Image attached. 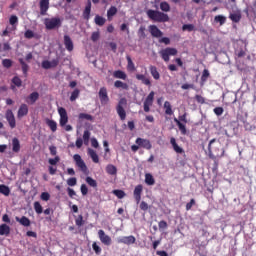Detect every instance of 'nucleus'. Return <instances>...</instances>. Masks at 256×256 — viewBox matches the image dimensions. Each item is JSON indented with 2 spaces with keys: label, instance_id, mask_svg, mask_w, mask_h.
<instances>
[{
  "label": "nucleus",
  "instance_id": "obj_1",
  "mask_svg": "<svg viewBox=\"0 0 256 256\" xmlns=\"http://www.w3.org/2000/svg\"><path fill=\"white\" fill-rule=\"evenodd\" d=\"M147 17L157 23L169 22L170 18L165 12H160L159 10H148L146 12Z\"/></svg>",
  "mask_w": 256,
  "mask_h": 256
},
{
  "label": "nucleus",
  "instance_id": "obj_2",
  "mask_svg": "<svg viewBox=\"0 0 256 256\" xmlns=\"http://www.w3.org/2000/svg\"><path fill=\"white\" fill-rule=\"evenodd\" d=\"M44 26L46 30H56L62 26V20L58 17L44 18Z\"/></svg>",
  "mask_w": 256,
  "mask_h": 256
},
{
  "label": "nucleus",
  "instance_id": "obj_3",
  "mask_svg": "<svg viewBox=\"0 0 256 256\" xmlns=\"http://www.w3.org/2000/svg\"><path fill=\"white\" fill-rule=\"evenodd\" d=\"M174 122L176 123L180 133L182 135H186L187 134V129H186V125L188 123L187 120V113H184L183 115L179 116L178 119L174 118Z\"/></svg>",
  "mask_w": 256,
  "mask_h": 256
},
{
  "label": "nucleus",
  "instance_id": "obj_4",
  "mask_svg": "<svg viewBox=\"0 0 256 256\" xmlns=\"http://www.w3.org/2000/svg\"><path fill=\"white\" fill-rule=\"evenodd\" d=\"M126 106H127V99L126 98H121L118 101V104L116 106V112H117V115L119 116L121 121L126 120L127 114H126V111L124 109V107H126Z\"/></svg>",
  "mask_w": 256,
  "mask_h": 256
},
{
  "label": "nucleus",
  "instance_id": "obj_5",
  "mask_svg": "<svg viewBox=\"0 0 256 256\" xmlns=\"http://www.w3.org/2000/svg\"><path fill=\"white\" fill-rule=\"evenodd\" d=\"M178 50L175 48H165L159 52L160 57L164 62H169L171 56H176Z\"/></svg>",
  "mask_w": 256,
  "mask_h": 256
},
{
  "label": "nucleus",
  "instance_id": "obj_6",
  "mask_svg": "<svg viewBox=\"0 0 256 256\" xmlns=\"http://www.w3.org/2000/svg\"><path fill=\"white\" fill-rule=\"evenodd\" d=\"M98 98H99L100 104H101L102 106H105V105H108V104H109L110 98H109V96H108L107 88L101 87V88L99 89Z\"/></svg>",
  "mask_w": 256,
  "mask_h": 256
},
{
  "label": "nucleus",
  "instance_id": "obj_7",
  "mask_svg": "<svg viewBox=\"0 0 256 256\" xmlns=\"http://www.w3.org/2000/svg\"><path fill=\"white\" fill-rule=\"evenodd\" d=\"M154 98H155V92L151 91L146 97V99L144 100V103H143L144 112L146 113L150 112V107L153 106Z\"/></svg>",
  "mask_w": 256,
  "mask_h": 256
},
{
  "label": "nucleus",
  "instance_id": "obj_8",
  "mask_svg": "<svg viewBox=\"0 0 256 256\" xmlns=\"http://www.w3.org/2000/svg\"><path fill=\"white\" fill-rule=\"evenodd\" d=\"M57 111H58V114L60 116L59 125L61 127H65L67 125L68 121H69L67 111L63 107L58 108Z\"/></svg>",
  "mask_w": 256,
  "mask_h": 256
},
{
  "label": "nucleus",
  "instance_id": "obj_9",
  "mask_svg": "<svg viewBox=\"0 0 256 256\" xmlns=\"http://www.w3.org/2000/svg\"><path fill=\"white\" fill-rule=\"evenodd\" d=\"M100 242L105 246H110L112 244V238L105 233L104 230H98L97 232Z\"/></svg>",
  "mask_w": 256,
  "mask_h": 256
},
{
  "label": "nucleus",
  "instance_id": "obj_10",
  "mask_svg": "<svg viewBox=\"0 0 256 256\" xmlns=\"http://www.w3.org/2000/svg\"><path fill=\"white\" fill-rule=\"evenodd\" d=\"M73 160L80 171L86 172L88 170L87 165L79 154L73 155Z\"/></svg>",
  "mask_w": 256,
  "mask_h": 256
},
{
  "label": "nucleus",
  "instance_id": "obj_11",
  "mask_svg": "<svg viewBox=\"0 0 256 256\" xmlns=\"http://www.w3.org/2000/svg\"><path fill=\"white\" fill-rule=\"evenodd\" d=\"M135 144H137L138 146H140V147H142L143 149H146V150H151L152 149L151 141L148 140V139L137 138L135 140Z\"/></svg>",
  "mask_w": 256,
  "mask_h": 256
},
{
  "label": "nucleus",
  "instance_id": "obj_12",
  "mask_svg": "<svg viewBox=\"0 0 256 256\" xmlns=\"http://www.w3.org/2000/svg\"><path fill=\"white\" fill-rule=\"evenodd\" d=\"M117 243L119 244H125V245H133L136 243V238L133 235L130 236H124L117 239Z\"/></svg>",
  "mask_w": 256,
  "mask_h": 256
},
{
  "label": "nucleus",
  "instance_id": "obj_13",
  "mask_svg": "<svg viewBox=\"0 0 256 256\" xmlns=\"http://www.w3.org/2000/svg\"><path fill=\"white\" fill-rule=\"evenodd\" d=\"M142 193H143V185L135 186L134 191H133V197L137 204H139L141 202Z\"/></svg>",
  "mask_w": 256,
  "mask_h": 256
},
{
  "label": "nucleus",
  "instance_id": "obj_14",
  "mask_svg": "<svg viewBox=\"0 0 256 256\" xmlns=\"http://www.w3.org/2000/svg\"><path fill=\"white\" fill-rule=\"evenodd\" d=\"M6 121H8V125H10V128H16V119L12 110L6 111Z\"/></svg>",
  "mask_w": 256,
  "mask_h": 256
},
{
  "label": "nucleus",
  "instance_id": "obj_15",
  "mask_svg": "<svg viewBox=\"0 0 256 256\" xmlns=\"http://www.w3.org/2000/svg\"><path fill=\"white\" fill-rule=\"evenodd\" d=\"M91 9H92V2L91 0H87L85 8L82 12L83 19H85L86 21L90 19Z\"/></svg>",
  "mask_w": 256,
  "mask_h": 256
},
{
  "label": "nucleus",
  "instance_id": "obj_16",
  "mask_svg": "<svg viewBox=\"0 0 256 256\" xmlns=\"http://www.w3.org/2000/svg\"><path fill=\"white\" fill-rule=\"evenodd\" d=\"M50 8L49 0H40V15L45 16Z\"/></svg>",
  "mask_w": 256,
  "mask_h": 256
},
{
  "label": "nucleus",
  "instance_id": "obj_17",
  "mask_svg": "<svg viewBox=\"0 0 256 256\" xmlns=\"http://www.w3.org/2000/svg\"><path fill=\"white\" fill-rule=\"evenodd\" d=\"M149 33L154 38H161L163 36V32L155 25L149 26Z\"/></svg>",
  "mask_w": 256,
  "mask_h": 256
},
{
  "label": "nucleus",
  "instance_id": "obj_18",
  "mask_svg": "<svg viewBox=\"0 0 256 256\" xmlns=\"http://www.w3.org/2000/svg\"><path fill=\"white\" fill-rule=\"evenodd\" d=\"M63 43H64L65 49L67 51L72 52L74 50L73 41H72V39L68 35H65L63 37Z\"/></svg>",
  "mask_w": 256,
  "mask_h": 256
},
{
  "label": "nucleus",
  "instance_id": "obj_19",
  "mask_svg": "<svg viewBox=\"0 0 256 256\" xmlns=\"http://www.w3.org/2000/svg\"><path fill=\"white\" fill-rule=\"evenodd\" d=\"M29 113V107L26 104L20 105V108L18 109V119H22L23 117L27 116Z\"/></svg>",
  "mask_w": 256,
  "mask_h": 256
},
{
  "label": "nucleus",
  "instance_id": "obj_20",
  "mask_svg": "<svg viewBox=\"0 0 256 256\" xmlns=\"http://www.w3.org/2000/svg\"><path fill=\"white\" fill-rule=\"evenodd\" d=\"M229 19L233 23H239L242 19V14H241L240 10H237V12H233V13L229 14Z\"/></svg>",
  "mask_w": 256,
  "mask_h": 256
},
{
  "label": "nucleus",
  "instance_id": "obj_21",
  "mask_svg": "<svg viewBox=\"0 0 256 256\" xmlns=\"http://www.w3.org/2000/svg\"><path fill=\"white\" fill-rule=\"evenodd\" d=\"M170 144H171L173 150H174L177 154H182V153L185 152L183 148L179 147V145L177 144L175 138L172 137V138L170 139Z\"/></svg>",
  "mask_w": 256,
  "mask_h": 256
},
{
  "label": "nucleus",
  "instance_id": "obj_22",
  "mask_svg": "<svg viewBox=\"0 0 256 256\" xmlns=\"http://www.w3.org/2000/svg\"><path fill=\"white\" fill-rule=\"evenodd\" d=\"M135 77H136L137 80L141 81V83H142L143 85H146V86H148V87H151V86H152L151 80L148 79V78H146L145 75L137 74Z\"/></svg>",
  "mask_w": 256,
  "mask_h": 256
},
{
  "label": "nucleus",
  "instance_id": "obj_23",
  "mask_svg": "<svg viewBox=\"0 0 256 256\" xmlns=\"http://www.w3.org/2000/svg\"><path fill=\"white\" fill-rule=\"evenodd\" d=\"M149 72L154 80H160L161 76L157 67L153 65L149 66Z\"/></svg>",
  "mask_w": 256,
  "mask_h": 256
},
{
  "label": "nucleus",
  "instance_id": "obj_24",
  "mask_svg": "<svg viewBox=\"0 0 256 256\" xmlns=\"http://www.w3.org/2000/svg\"><path fill=\"white\" fill-rule=\"evenodd\" d=\"M38 99H39V93L34 92V93L30 94V96H28V98H26V103L33 105L37 102Z\"/></svg>",
  "mask_w": 256,
  "mask_h": 256
},
{
  "label": "nucleus",
  "instance_id": "obj_25",
  "mask_svg": "<svg viewBox=\"0 0 256 256\" xmlns=\"http://www.w3.org/2000/svg\"><path fill=\"white\" fill-rule=\"evenodd\" d=\"M11 233V228L7 224L0 225V236H9Z\"/></svg>",
  "mask_w": 256,
  "mask_h": 256
},
{
  "label": "nucleus",
  "instance_id": "obj_26",
  "mask_svg": "<svg viewBox=\"0 0 256 256\" xmlns=\"http://www.w3.org/2000/svg\"><path fill=\"white\" fill-rule=\"evenodd\" d=\"M16 222L20 223V225L24 227H29L31 225V221L26 216H22V218L16 217Z\"/></svg>",
  "mask_w": 256,
  "mask_h": 256
},
{
  "label": "nucleus",
  "instance_id": "obj_27",
  "mask_svg": "<svg viewBox=\"0 0 256 256\" xmlns=\"http://www.w3.org/2000/svg\"><path fill=\"white\" fill-rule=\"evenodd\" d=\"M163 108L165 110L166 115L172 116L174 114V111L172 109V105L169 101L164 102Z\"/></svg>",
  "mask_w": 256,
  "mask_h": 256
},
{
  "label": "nucleus",
  "instance_id": "obj_28",
  "mask_svg": "<svg viewBox=\"0 0 256 256\" xmlns=\"http://www.w3.org/2000/svg\"><path fill=\"white\" fill-rule=\"evenodd\" d=\"M21 150V144L18 138L12 139V151L18 153Z\"/></svg>",
  "mask_w": 256,
  "mask_h": 256
},
{
  "label": "nucleus",
  "instance_id": "obj_29",
  "mask_svg": "<svg viewBox=\"0 0 256 256\" xmlns=\"http://www.w3.org/2000/svg\"><path fill=\"white\" fill-rule=\"evenodd\" d=\"M126 61H127V71L129 72H134L136 71V67L134 62L132 61V58L130 56H126Z\"/></svg>",
  "mask_w": 256,
  "mask_h": 256
},
{
  "label": "nucleus",
  "instance_id": "obj_30",
  "mask_svg": "<svg viewBox=\"0 0 256 256\" xmlns=\"http://www.w3.org/2000/svg\"><path fill=\"white\" fill-rule=\"evenodd\" d=\"M45 124L49 127L52 132L57 131V122L50 119H45Z\"/></svg>",
  "mask_w": 256,
  "mask_h": 256
},
{
  "label": "nucleus",
  "instance_id": "obj_31",
  "mask_svg": "<svg viewBox=\"0 0 256 256\" xmlns=\"http://www.w3.org/2000/svg\"><path fill=\"white\" fill-rule=\"evenodd\" d=\"M118 13V8L116 6H110L107 10V19L110 21Z\"/></svg>",
  "mask_w": 256,
  "mask_h": 256
},
{
  "label": "nucleus",
  "instance_id": "obj_32",
  "mask_svg": "<svg viewBox=\"0 0 256 256\" xmlns=\"http://www.w3.org/2000/svg\"><path fill=\"white\" fill-rule=\"evenodd\" d=\"M113 77L115 79L127 80V74L123 71L117 70L113 72Z\"/></svg>",
  "mask_w": 256,
  "mask_h": 256
},
{
  "label": "nucleus",
  "instance_id": "obj_33",
  "mask_svg": "<svg viewBox=\"0 0 256 256\" xmlns=\"http://www.w3.org/2000/svg\"><path fill=\"white\" fill-rule=\"evenodd\" d=\"M88 155L94 163H99V156L93 149H88Z\"/></svg>",
  "mask_w": 256,
  "mask_h": 256
},
{
  "label": "nucleus",
  "instance_id": "obj_34",
  "mask_svg": "<svg viewBox=\"0 0 256 256\" xmlns=\"http://www.w3.org/2000/svg\"><path fill=\"white\" fill-rule=\"evenodd\" d=\"M94 23H95L96 25H98L99 27H102V26L105 25L106 19L103 18V16L97 15V16H95V18H94Z\"/></svg>",
  "mask_w": 256,
  "mask_h": 256
},
{
  "label": "nucleus",
  "instance_id": "obj_35",
  "mask_svg": "<svg viewBox=\"0 0 256 256\" xmlns=\"http://www.w3.org/2000/svg\"><path fill=\"white\" fill-rule=\"evenodd\" d=\"M105 170H106V173L109 175L117 174V167L112 164L107 165Z\"/></svg>",
  "mask_w": 256,
  "mask_h": 256
},
{
  "label": "nucleus",
  "instance_id": "obj_36",
  "mask_svg": "<svg viewBox=\"0 0 256 256\" xmlns=\"http://www.w3.org/2000/svg\"><path fill=\"white\" fill-rule=\"evenodd\" d=\"M159 7L162 12L168 13L171 11V6L168 2H160Z\"/></svg>",
  "mask_w": 256,
  "mask_h": 256
},
{
  "label": "nucleus",
  "instance_id": "obj_37",
  "mask_svg": "<svg viewBox=\"0 0 256 256\" xmlns=\"http://www.w3.org/2000/svg\"><path fill=\"white\" fill-rule=\"evenodd\" d=\"M216 142V139H212L210 140L209 144H208V154H209V158L215 160L216 156L213 154L212 151V145Z\"/></svg>",
  "mask_w": 256,
  "mask_h": 256
},
{
  "label": "nucleus",
  "instance_id": "obj_38",
  "mask_svg": "<svg viewBox=\"0 0 256 256\" xmlns=\"http://www.w3.org/2000/svg\"><path fill=\"white\" fill-rule=\"evenodd\" d=\"M0 194L4 196H9L11 194V190L8 186L2 184L0 185Z\"/></svg>",
  "mask_w": 256,
  "mask_h": 256
},
{
  "label": "nucleus",
  "instance_id": "obj_39",
  "mask_svg": "<svg viewBox=\"0 0 256 256\" xmlns=\"http://www.w3.org/2000/svg\"><path fill=\"white\" fill-rule=\"evenodd\" d=\"M114 87L117 88V89H123V90H128L129 89V86L128 84L122 82V81H115L114 82Z\"/></svg>",
  "mask_w": 256,
  "mask_h": 256
},
{
  "label": "nucleus",
  "instance_id": "obj_40",
  "mask_svg": "<svg viewBox=\"0 0 256 256\" xmlns=\"http://www.w3.org/2000/svg\"><path fill=\"white\" fill-rule=\"evenodd\" d=\"M145 183L149 186L155 184V179L152 174H145Z\"/></svg>",
  "mask_w": 256,
  "mask_h": 256
},
{
  "label": "nucleus",
  "instance_id": "obj_41",
  "mask_svg": "<svg viewBox=\"0 0 256 256\" xmlns=\"http://www.w3.org/2000/svg\"><path fill=\"white\" fill-rule=\"evenodd\" d=\"M79 96H80V90L79 89H75V90L72 91V93H71V95L69 97V100L71 102H74V101H76L79 98Z\"/></svg>",
  "mask_w": 256,
  "mask_h": 256
},
{
  "label": "nucleus",
  "instance_id": "obj_42",
  "mask_svg": "<svg viewBox=\"0 0 256 256\" xmlns=\"http://www.w3.org/2000/svg\"><path fill=\"white\" fill-rule=\"evenodd\" d=\"M227 21L226 16L218 15L214 17V22L219 23L220 26L224 25Z\"/></svg>",
  "mask_w": 256,
  "mask_h": 256
},
{
  "label": "nucleus",
  "instance_id": "obj_43",
  "mask_svg": "<svg viewBox=\"0 0 256 256\" xmlns=\"http://www.w3.org/2000/svg\"><path fill=\"white\" fill-rule=\"evenodd\" d=\"M90 137H91V133H90L89 130H86V131L83 132L82 140H83L85 145L89 144Z\"/></svg>",
  "mask_w": 256,
  "mask_h": 256
},
{
  "label": "nucleus",
  "instance_id": "obj_44",
  "mask_svg": "<svg viewBox=\"0 0 256 256\" xmlns=\"http://www.w3.org/2000/svg\"><path fill=\"white\" fill-rule=\"evenodd\" d=\"M85 181H86V183H87L90 187H93V188H97V187H98L97 181L94 180V179L91 178V177H86Z\"/></svg>",
  "mask_w": 256,
  "mask_h": 256
},
{
  "label": "nucleus",
  "instance_id": "obj_45",
  "mask_svg": "<svg viewBox=\"0 0 256 256\" xmlns=\"http://www.w3.org/2000/svg\"><path fill=\"white\" fill-rule=\"evenodd\" d=\"M19 62H20V65H22V73H24V76H27L29 66L24 62L23 59H20Z\"/></svg>",
  "mask_w": 256,
  "mask_h": 256
},
{
  "label": "nucleus",
  "instance_id": "obj_46",
  "mask_svg": "<svg viewBox=\"0 0 256 256\" xmlns=\"http://www.w3.org/2000/svg\"><path fill=\"white\" fill-rule=\"evenodd\" d=\"M92 249L96 255H100L102 253V248L97 244V242L92 243Z\"/></svg>",
  "mask_w": 256,
  "mask_h": 256
},
{
  "label": "nucleus",
  "instance_id": "obj_47",
  "mask_svg": "<svg viewBox=\"0 0 256 256\" xmlns=\"http://www.w3.org/2000/svg\"><path fill=\"white\" fill-rule=\"evenodd\" d=\"M12 84H14V86L20 88L22 86L23 82L18 76H16V77L12 78Z\"/></svg>",
  "mask_w": 256,
  "mask_h": 256
},
{
  "label": "nucleus",
  "instance_id": "obj_48",
  "mask_svg": "<svg viewBox=\"0 0 256 256\" xmlns=\"http://www.w3.org/2000/svg\"><path fill=\"white\" fill-rule=\"evenodd\" d=\"M118 199H123L126 196V193L122 190H114L112 192Z\"/></svg>",
  "mask_w": 256,
  "mask_h": 256
},
{
  "label": "nucleus",
  "instance_id": "obj_49",
  "mask_svg": "<svg viewBox=\"0 0 256 256\" xmlns=\"http://www.w3.org/2000/svg\"><path fill=\"white\" fill-rule=\"evenodd\" d=\"M84 223H85V221L83 219V216L82 215L77 216V218L75 219V225L77 227H81L84 225Z\"/></svg>",
  "mask_w": 256,
  "mask_h": 256
},
{
  "label": "nucleus",
  "instance_id": "obj_50",
  "mask_svg": "<svg viewBox=\"0 0 256 256\" xmlns=\"http://www.w3.org/2000/svg\"><path fill=\"white\" fill-rule=\"evenodd\" d=\"M79 120H89V121H93V116L89 115V114H84L81 113L78 115Z\"/></svg>",
  "mask_w": 256,
  "mask_h": 256
},
{
  "label": "nucleus",
  "instance_id": "obj_51",
  "mask_svg": "<svg viewBox=\"0 0 256 256\" xmlns=\"http://www.w3.org/2000/svg\"><path fill=\"white\" fill-rule=\"evenodd\" d=\"M34 211H36L38 214L43 213V207L41 206L40 202H34Z\"/></svg>",
  "mask_w": 256,
  "mask_h": 256
},
{
  "label": "nucleus",
  "instance_id": "obj_52",
  "mask_svg": "<svg viewBox=\"0 0 256 256\" xmlns=\"http://www.w3.org/2000/svg\"><path fill=\"white\" fill-rule=\"evenodd\" d=\"M209 77H210V72L207 69L203 70L202 76H201V82H206Z\"/></svg>",
  "mask_w": 256,
  "mask_h": 256
},
{
  "label": "nucleus",
  "instance_id": "obj_53",
  "mask_svg": "<svg viewBox=\"0 0 256 256\" xmlns=\"http://www.w3.org/2000/svg\"><path fill=\"white\" fill-rule=\"evenodd\" d=\"M2 66H4V68H11L13 66V62L10 59H4L2 60Z\"/></svg>",
  "mask_w": 256,
  "mask_h": 256
},
{
  "label": "nucleus",
  "instance_id": "obj_54",
  "mask_svg": "<svg viewBox=\"0 0 256 256\" xmlns=\"http://www.w3.org/2000/svg\"><path fill=\"white\" fill-rule=\"evenodd\" d=\"M182 30L183 31H188V32H192L195 30V26L192 24H186L182 26Z\"/></svg>",
  "mask_w": 256,
  "mask_h": 256
},
{
  "label": "nucleus",
  "instance_id": "obj_55",
  "mask_svg": "<svg viewBox=\"0 0 256 256\" xmlns=\"http://www.w3.org/2000/svg\"><path fill=\"white\" fill-rule=\"evenodd\" d=\"M58 162H60L59 156H55L53 159H48V164H50L51 166L57 165Z\"/></svg>",
  "mask_w": 256,
  "mask_h": 256
},
{
  "label": "nucleus",
  "instance_id": "obj_56",
  "mask_svg": "<svg viewBox=\"0 0 256 256\" xmlns=\"http://www.w3.org/2000/svg\"><path fill=\"white\" fill-rule=\"evenodd\" d=\"M213 112L216 116H221L224 113V108L223 107H216L213 109Z\"/></svg>",
  "mask_w": 256,
  "mask_h": 256
},
{
  "label": "nucleus",
  "instance_id": "obj_57",
  "mask_svg": "<svg viewBox=\"0 0 256 256\" xmlns=\"http://www.w3.org/2000/svg\"><path fill=\"white\" fill-rule=\"evenodd\" d=\"M99 39H100V32L99 31L93 32L91 34V41L97 42Z\"/></svg>",
  "mask_w": 256,
  "mask_h": 256
},
{
  "label": "nucleus",
  "instance_id": "obj_58",
  "mask_svg": "<svg viewBox=\"0 0 256 256\" xmlns=\"http://www.w3.org/2000/svg\"><path fill=\"white\" fill-rule=\"evenodd\" d=\"M0 50L7 52L11 50V46L9 43L0 44Z\"/></svg>",
  "mask_w": 256,
  "mask_h": 256
},
{
  "label": "nucleus",
  "instance_id": "obj_59",
  "mask_svg": "<svg viewBox=\"0 0 256 256\" xmlns=\"http://www.w3.org/2000/svg\"><path fill=\"white\" fill-rule=\"evenodd\" d=\"M67 185L70 187L76 186L77 185V179L75 177L69 178L67 180Z\"/></svg>",
  "mask_w": 256,
  "mask_h": 256
},
{
  "label": "nucleus",
  "instance_id": "obj_60",
  "mask_svg": "<svg viewBox=\"0 0 256 256\" xmlns=\"http://www.w3.org/2000/svg\"><path fill=\"white\" fill-rule=\"evenodd\" d=\"M195 204H196L195 199H191L190 202L187 203L185 206L186 211H190Z\"/></svg>",
  "mask_w": 256,
  "mask_h": 256
},
{
  "label": "nucleus",
  "instance_id": "obj_61",
  "mask_svg": "<svg viewBox=\"0 0 256 256\" xmlns=\"http://www.w3.org/2000/svg\"><path fill=\"white\" fill-rule=\"evenodd\" d=\"M159 230H165L168 228V223L166 221H160L158 223Z\"/></svg>",
  "mask_w": 256,
  "mask_h": 256
},
{
  "label": "nucleus",
  "instance_id": "obj_62",
  "mask_svg": "<svg viewBox=\"0 0 256 256\" xmlns=\"http://www.w3.org/2000/svg\"><path fill=\"white\" fill-rule=\"evenodd\" d=\"M34 37H35V34L31 30H28V31H26V33H24V38H26V39H32Z\"/></svg>",
  "mask_w": 256,
  "mask_h": 256
},
{
  "label": "nucleus",
  "instance_id": "obj_63",
  "mask_svg": "<svg viewBox=\"0 0 256 256\" xmlns=\"http://www.w3.org/2000/svg\"><path fill=\"white\" fill-rule=\"evenodd\" d=\"M42 68L45 70L51 69V63L49 61H42Z\"/></svg>",
  "mask_w": 256,
  "mask_h": 256
},
{
  "label": "nucleus",
  "instance_id": "obj_64",
  "mask_svg": "<svg viewBox=\"0 0 256 256\" xmlns=\"http://www.w3.org/2000/svg\"><path fill=\"white\" fill-rule=\"evenodd\" d=\"M40 198L44 201H48L50 199V194L48 192H44L40 195Z\"/></svg>",
  "mask_w": 256,
  "mask_h": 256
}]
</instances>
